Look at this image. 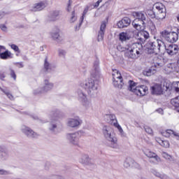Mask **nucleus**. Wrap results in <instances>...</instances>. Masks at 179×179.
Listing matches in <instances>:
<instances>
[{"instance_id":"1","label":"nucleus","mask_w":179,"mask_h":179,"mask_svg":"<svg viewBox=\"0 0 179 179\" xmlns=\"http://www.w3.org/2000/svg\"><path fill=\"white\" fill-rule=\"evenodd\" d=\"M141 48H142V45L139 43H129L126 47H122L121 45L117 46L118 51L121 52L127 51L125 53L126 57L131 59L136 58V55H141V52H142V49Z\"/></svg>"},{"instance_id":"2","label":"nucleus","mask_w":179,"mask_h":179,"mask_svg":"<svg viewBox=\"0 0 179 179\" xmlns=\"http://www.w3.org/2000/svg\"><path fill=\"white\" fill-rule=\"evenodd\" d=\"M103 135L104 138L108 141L110 148L117 149L118 148V140L114 135V130L110 126H104L103 127Z\"/></svg>"},{"instance_id":"3","label":"nucleus","mask_w":179,"mask_h":179,"mask_svg":"<svg viewBox=\"0 0 179 179\" xmlns=\"http://www.w3.org/2000/svg\"><path fill=\"white\" fill-rule=\"evenodd\" d=\"M148 54H157L162 52L166 49V43L162 40L157 41H148L145 45Z\"/></svg>"},{"instance_id":"4","label":"nucleus","mask_w":179,"mask_h":179,"mask_svg":"<svg viewBox=\"0 0 179 179\" xmlns=\"http://www.w3.org/2000/svg\"><path fill=\"white\" fill-rule=\"evenodd\" d=\"M129 90L136 94V96H146L149 88L146 85H140L136 87V83L133 80H129Z\"/></svg>"},{"instance_id":"5","label":"nucleus","mask_w":179,"mask_h":179,"mask_svg":"<svg viewBox=\"0 0 179 179\" xmlns=\"http://www.w3.org/2000/svg\"><path fill=\"white\" fill-rule=\"evenodd\" d=\"M80 87H83L88 92V94H93L97 90V85L94 83V80L90 78L86 80L84 83L80 84Z\"/></svg>"},{"instance_id":"6","label":"nucleus","mask_w":179,"mask_h":179,"mask_svg":"<svg viewBox=\"0 0 179 179\" xmlns=\"http://www.w3.org/2000/svg\"><path fill=\"white\" fill-rule=\"evenodd\" d=\"M136 19L132 22V26L136 30H141V24H145L146 17L145 14L141 12L135 13Z\"/></svg>"},{"instance_id":"7","label":"nucleus","mask_w":179,"mask_h":179,"mask_svg":"<svg viewBox=\"0 0 179 179\" xmlns=\"http://www.w3.org/2000/svg\"><path fill=\"white\" fill-rule=\"evenodd\" d=\"M124 80L122 79V76H121V73L118 71L117 69L113 70V86L117 89H122V86H124Z\"/></svg>"},{"instance_id":"8","label":"nucleus","mask_w":179,"mask_h":179,"mask_svg":"<svg viewBox=\"0 0 179 179\" xmlns=\"http://www.w3.org/2000/svg\"><path fill=\"white\" fill-rule=\"evenodd\" d=\"M160 34L168 43H176L178 40V34L177 32H169L167 30H164L160 32Z\"/></svg>"},{"instance_id":"9","label":"nucleus","mask_w":179,"mask_h":179,"mask_svg":"<svg viewBox=\"0 0 179 179\" xmlns=\"http://www.w3.org/2000/svg\"><path fill=\"white\" fill-rule=\"evenodd\" d=\"M59 117V111L58 110H52L50 113V126L49 127L50 131L51 132H55L57 131V124L54 123L55 121H58V118Z\"/></svg>"},{"instance_id":"10","label":"nucleus","mask_w":179,"mask_h":179,"mask_svg":"<svg viewBox=\"0 0 179 179\" xmlns=\"http://www.w3.org/2000/svg\"><path fill=\"white\" fill-rule=\"evenodd\" d=\"M155 8L158 10L157 15V20H163V19L166 18V8L164 6L163 4L160 3H157L155 4Z\"/></svg>"},{"instance_id":"11","label":"nucleus","mask_w":179,"mask_h":179,"mask_svg":"<svg viewBox=\"0 0 179 179\" xmlns=\"http://www.w3.org/2000/svg\"><path fill=\"white\" fill-rule=\"evenodd\" d=\"M66 138L71 145L80 146L79 139L80 138V134L79 132L68 134Z\"/></svg>"},{"instance_id":"12","label":"nucleus","mask_w":179,"mask_h":179,"mask_svg":"<svg viewBox=\"0 0 179 179\" xmlns=\"http://www.w3.org/2000/svg\"><path fill=\"white\" fill-rule=\"evenodd\" d=\"M54 87V84L52 83L48 82V80H45V85L42 89H38L34 91V94L37 96V94H41V93H45V92H50L51 89Z\"/></svg>"},{"instance_id":"13","label":"nucleus","mask_w":179,"mask_h":179,"mask_svg":"<svg viewBox=\"0 0 179 179\" xmlns=\"http://www.w3.org/2000/svg\"><path fill=\"white\" fill-rule=\"evenodd\" d=\"M108 117L110 120L109 124H110V125H113V127H115V128H117L119 132H120V134H122V132H124V130L122 129V127H121V126L118 124L115 115L109 114L108 115Z\"/></svg>"},{"instance_id":"14","label":"nucleus","mask_w":179,"mask_h":179,"mask_svg":"<svg viewBox=\"0 0 179 179\" xmlns=\"http://www.w3.org/2000/svg\"><path fill=\"white\" fill-rule=\"evenodd\" d=\"M22 132L28 138H38V134L34 132L31 129L26 126H22L21 128Z\"/></svg>"},{"instance_id":"15","label":"nucleus","mask_w":179,"mask_h":179,"mask_svg":"<svg viewBox=\"0 0 179 179\" xmlns=\"http://www.w3.org/2000/svg\"><path fill=\"white\" fill-rule=\"evenodd\" d=\"M48 3L46 1H40L34 5L31 8L32 12H40V10H43L45 8H47Z\"/></svg>"},{"instance_id":"16","label":"nucleus","mask_w":179,"mask_h":179,"mask_svg":"<svg viewBox=\"0 0 179 179\" xmlns=\"http://www.w3.org/2000/svg\"><path fill=\"white\" fill-rule=\"evenodd\" d=\"M137 31H138L137 32L138 39L141 40V41L148 40V38L150 37L149 32L143 30V27L142 26H141V29Z\"/></svg>"},{"instance_id":"17","label":"nucleus","mask_w":179,"mask_h":179,"mask_svg":"<svg viewBox=\"0 0 179 179\" xmlns=\"http://www.w3.org/2000/svg\"><path fill=\"white\" fill-rule=\"evenodd\" d=\"M106 27H107V21H103L98 31V41H103V38H104Z\"/></svg>"},{"instance_id":"18","label":"nucleus","mask_w":179,"mask_h":179,"mask_svg":"<svg viewBox=\"0 0 179 179\" xmlns=\"http://www.w3.org/2000/svg\"><path fill=\"white\" fill-rule=\"evenodd\" d=\"M164 51H166L169 55H176V54L178 52V45L176 44H171L169 46H166L165 45Z\"/></svg>"},{"instance_id":"19","label":"nucleus","mask_w":179,"mask_h":179,"mask_svg":"<svg viewBox=\"0 0 179 179\" xmlns=\"http://www.w3.org/2000/svg\"><path fill=\"white\" fill-rule=\"evenodd\" d=\"M129 24H131V19L128 17H124L117 22V27L119 29H124V27H128Z\"/></svg>"},{"instance_id":"20","label":"nucleus","mask_w":179,"mask_h":179,"mask_svg":"<svg viewBox=\"0 0 179 179\" xmlns=\"http://www.w3.org/2000/svg\"><path fill=\"white\" fill-rule=\"evenodd\" d=\"M91 76L94 79L100 78V71L99 70V61H96L94 64V69L91 71Z\"/></svg>"},{"instance_id":"21","label":"nucleus","mask_w":179,"mask_h":179,"mask_svg":"<svg viewBox=\"0 0 179 179\" xmlns=\"http://www.w3.org/2000/svg\"><path fill=\"white\" fill-rule=\"evenodd\" d=\"M59 15H61V11L59 10H52L48 16V19L50 22H55L59 19Z\"/></svg>"},{"instance_id":"22","label":"nucleus","mask_w":179,"mask_h":179,"mask_svg":"<svg viewBox=\"0 0 179 179\" xmlns=\"http://www.w3.org/2000/svg\"><path fill=\"white\" fill-rule=\"evenodd\" d=\"M152 94L160 95L163 94V88H162V85L155 84L154 86L151 87Z\"/></svg>"},{"instance_id":"23","label":"nucleus","mask_w":179,"mask_h":179,"mask_svg":"<svg viewBox=\"0 0 179 179\" xmlns=\"http://www.w3.org/2000/svg\"><path fill=\"white\" fill-rule=\"evenodd\" d=\"M2 50H6L5 46L0 45V58L1 59H8L10 58V55L12 53L8 50H6L5 52H2Z\"/></svg>"},{"instance_id":"24","label":"nucleus","mask_w":179,"mask_h":179,"mask_svg":"<svg viewBox=\"0 0 179 179\" xmlns=\"http://www.w3.org/2000/svg\"><path fill=\"white\" fill-rule=\"evenodd\" d=\"M144 154L149 159H155V160H156L157 162H160V157L159 155L155 152H152L151 150H148L145 151Z\"/></svg>"},{"instance_id":"25","label":"nucleus","mask_w":179,"mask_h":179,"mask_svg":"<svg viewBox=\"0 0 179 179\" xmlns=\"http://www.w3.org/2000/svg\"><path fill=\"white\" fill-rule=\"evenodd\" d=\"M50 36L52 38L57 41V43H59L61 41V36H59V29H56L55 30H53L50 33Z\"/></svg>"},{"instance_id":"26","label":"nucleus","mask_w":179,"mask_h":179,"mask_svg":"<svg viewBox=\"0 0 179 179\" xmlns=\"http://www.w3.org/2000/svg\"><path fill=\"white\" fill-rule=\"evenodd\" d=\"M89 6H87L86 8L84 9V11L83 13V16L80 17V23L78 27L76 26V31L79 30V29H80V27L82 26V23H83V20H85V17L86 16V14L87 13V12H89Z\"/></svg>"},{"instance_id":"27","label":"nucleus","mask_w":179,"mask_h":179,"mask_svg":"<svg viewBox=\"0 0 179 179\" xmlns=\"http://www.w3.org/2000/svg\"><path fill=\"white\" fill-rule=\"evenodd\" d=\"M90 157H89V155L86 154H83L81 157L79 159V162L81 164H90Z\"/></svg>"},{"instance_id":"28","label":"nucleus","mask_w":179,"mask_h":179,"mask_svg":"<svg viewBox=\"0 0 179 179\" xmlns=\"http://www.w3.org/2000/svg\"><path fill=\"white\" fill-rule=\"evenodd\" d=\"M80 124V122L78 119H69L67 123L68 127H71V128H76Z\"/></svg>"},{"instance_id":"29","label":"nucleus","mask_w":179,"mask_h":179,"mask_svg":"<svg viewBox=\"0 0 179 179\" xmlns=\"http://www.w3.org/2000/svg\"><path fill=\"white\" fill-rule=\"evenodd\" d=\"M151 173H152V174H153L154 176H155V177H157L158 178L169 179V176H167L166 174L160 173V172H157V171H156L154 169H151Z\"/></svg>"},{"instance_id":"30","label":"nucleus","mask_w":179,"mask_h":179,"mask_svg":"<svg viewBox=\"0 0 179 179\" xmlns=\"http://www.w3.org/2000/svg\"><path fill=\"white\" fill-rule=\"evenodd\" d=\"M171 104L175 107L176 111L179 113V96L172 99L171 100Z\"/></svg>"},{"instance_id":"31","label":"nucleus","mask_w":179,"mask_h":179,"mask_svg":"<svg viewBox=\"0 0 179 179\" xmlns=\"http://www.w3.org/2000/svg\"><path fill=\"white\" fill-rule=\"evenodd\" d=\"M134 160L132 158H127L124 163V167H125L126 169H129V167H132V166L134 165Z\"/></svg>"},{"instance_id":"32","label":"nucleus","mask_w":179,"mask_h":179,"mask_svg":"<svg viewBox=\"0 0 179 179\" xmlns=\"http://www.w3.org/2000/svg\"><path fill=\"white\" fill-rule=\"evenodd\" d=\"M119 38L120 41H127V40H129V38H131V36L125 32H122L120 34Z\"/></svg>"},{"instance_id":"33","label":"nucleus","mask_w":179,"mask_h":179,"mask_svg":"<svg viewBox=\"0 0 179 179\" xmlns=\"http://www.w3.org/2000/svg\"><path fill=\"white\" fill-rule=\"evenodd\" d=\"M77 94L78 96V99L79 100H80V101H83V100L86 99V94H85V92H83V90H80V88L77 90Z\"/></svg>"},{"instance_id":"34","label":"nucleus","mask_w":179,"mask_h":179,"mask_svg":"<svg viewBox=\"0 0 179 179\" xmlns=\"http://www.w3.org/2000/svg\"><path fill=\"white\" fill-rule=\"evenodd\" d=\"M44 69H45V72H51V71H52V67L51 66V64L48 62V61L47 60V58L45 59Z\"/></svg>"},{"instance_id":"35","label":"nucleus","mask_w":179,"mask_h":179,"mask_svg":"<svg viewBox=\"0 0 179 179\" xmlns=\"http://www.w3.org/2000/svg\"><path fill=\"white\" fill-rule=\"evenodd\" d=\"M155 72V69H148L143 71V75H144V76H152V75H153Z\"/></svg>"},{"instance_id":"36","label":"nucleus","mask_w":179,"mask_h":179,"mask_svg":"<svg viewBox=\"0 0 179 179\" xmlns=\"http://www.w3.org/2000/svg\"><path fill=\"white\" fill-rule=\"evenodd\" d=\"M83 106L87 109L91 108L92 107V102L89 100H87L86 98L85 99H83Z\"/></svg>"},{"instance_id":"37","label":"nucleus","mask_w":179,"mask_h":179,"mask_svg":"<svg viewBox=\"0 0 179 179\" xmlns=\"http://www.w3.org/2000/svg\"><path fill=\"white\" fill-rule=\"evenodd\" d=\"M8 159V153L2 151V147H0V160H6Z\"/></svg>"},{"instance_id":"38","label":"nucleus","mask_w":179,"mask_h":179,"mask_svg":"<svg viewBox=\"0 0 179 179\" xmlns=\"http://www.w3.org/2000/svg\"><path fill=\"white\" fill-rule=\"evenodd\" d=\"M78 20V16L76 15V12L75 10L72 11L71 16L70 17V22L71 23H75L76 20Z\"/></svg>"},{"instance_id":"39","label":"nucleus","mask_w":179,"mask_h":179,"mask_svg":"<svg viewBox=\"0 0 179 179\" xmlns=\"http://www.w3.org/2000/svg\"><path fill=\"white\" fill-rule=\"evenodd\" d=\"M166 68L169 72H173V71H176V64L174 63H169L166 65Z\"/></svg>"},{"instance_id":"40","label":"nucleus","mask_w":179,"mask_h":179,"mask_svg":"<svg viewBox=\"0 0 179 179\" xmlns=\"http://www.w3.org/2000/svg\"><path fill=\"white\" fill-rule=\"evenodd\" d=\"M147 15H148V16L150 17L151 19H155V18L157 19V15H156L153 10H148Z\"/></svg>"},{"instance_id":"41","label":"nucleus","mask_w":179,"mask_h":179,"mask_svg":"<svg viewBox=\"0 0 179 179\" xmlns=\"http://www.w3.org/2000/svg\"><path fill=\"white\" fill-rule=\"evenodd\" d=\"M150 30L152 34H156V33H157V29H156V25H155V23L153 22L150 23Z\"/></svg>"},{"instance_id":"42","label":"nucleus","mask_w":179,"mask_h":179,"mask_svg":"<svg viewBox=\"0 0 179 179\" xmlns=\"http://www.w3.org/2000/svg\"><path fill=\"white\" fill-rule=\"evenodd\" d=\"M0 90H1V92H3L4 94L6 95L10 100H13V95H12V94H10L8 91H5L1 87Z\"/></svg>"},{"instance_id":"43","label":"nucleus","mask_w":179,"mask_h":179,"mask_svg":"<svg viewBox=\"0 0 179 179\" xmlns=\"http://www.w3.org/2000/svg\"><path fill=\"white\" fill-rule=\"evenodd\" d=\"M144 129L147 134H149V135H153V130L152 128L148 126H144Z\"/></svg>"},{"instance_id":"44","label":"nucleus","mask_w":179,"mask_h":179,"mask_svg":"<svg viewBox=\"0 0 179 179\" xmlns=\"http://www.w3.org/2000/svg\"><path fill=\"white\" fill-rule=\"evenodd\" d=\"M160 145L163 148H170V143L168 141L162 140V143H161Z\"/></svg>"},{"instance_id":"45","label":"nucleus","mask_w":179,"mask_h":179,"mask_svg":"<svg viewBox=\"0 0 179 179\" xmlns=\"http://www.w3.org/2000/svg\"><path fill=\"white\" fill-rule=\"evenodd\" d=\"M10 75L11 78H13L14 80H16V73H15V71L12 69H10Z\"/></svg>"},{"instance_id":"46","label":"nucleus","mask_w":179,"mask_h":179,"mask_svg":"<svg viewBox=\"0 0 179 179\" xmlns=\"http://www.w3.org/2000/svg\"><path fill=\"white\" fill-rule=\"evenodd\" d=\"M10 47L12 50H14L15 52H20V50L19 49V47L15 44L10 45Z\"/></svg>"},{"instance_id":"47","label":"nucleus","mask_w":179,"mask_h":179,"mask_svg":"<svg viewBox=\"0 0 179 179\" xmlns=\"http://www.w3.org/2000/svg\"><path fill=\"white\" fill-rule=\"evenodd\" d=\"M166 132L168 133L169 137H170V135H174L175 136H178V139L179 140L178 134H177L176 133H174V131L173 130L168 129V130H166Z\"/></svg>"},{"instance_id":"48","label":"nucleus","mask_w":179,"mask_h":179,"mask_svg":"<svg viewBox=\"0 0 179 179\" xmlns=\"http://www.w3.org/2000/svg\"><path fill=\"white\" fill-rule=\"evenodd\" d=\"M162 156L164 159H167L168 160L171 159V155H169L167 152H162Z\"/></svg>"},{"instance_id":"49","label":"nucleus","mask_w":179,"mask_h":179,"mask_svg":"<svg viewBox=\"0 0 179 179\" xmlns=\"http://www.w3.org/2000/svg\"><path fill=\"white\" fill-rule=\"evenodd\" d=\"M131 167H134V169H138V170L141 169V164L134 161L133 166Z\"/></svg>"},{"instance_id":"50","label":"nucleus","mask_w":179,"mask_h":179,"mask_svg":"<svg viewBox=\"0 0 179 179\" xmlns=\"http://www.w3.org/2000/svg\"><path fill=\"white\" fill-rule=\"evenodd\" d=\"M0 174L1 176H6V175L9 174V172L7 171H5L3 169H0Z\"/></svg>"},{"instance_id":"51","label":"nucleus","mask_w":179,"mask_h":179,"mask_svg":"<svg viewBox=\"0 0 179 179\" xmlns=\"http://www.w3.org/2000/svg\"><path fill=\"white\" fill-rule=\"evenodd\" d=\"M0 29L3 31H6V30L8 29V27H6V25L1 24H0Z\"/></svg>"},{"instance_id":"52","label":"nucleus","mask_w":179,"mask_h":179,"mask_svg":"<svg viewBox=\"0 0 179 179\" xmlns=\"http://www.w3.org/2000/svg\"><path fill=\"white\" fill-rule=\"evenodd\" d=\"M101 2H103V0H98L94 6V8H99V6L100 5V3H101Z\"/></svg>"},{"instance_id":"53","label":"nucleus","mask_w":179,"mask_h":179,"mask_svg":"<svg viewBox=\"0 0 179 179\" xmlns=\"http://www.w3.org/2000/svg\"><path fill=\"white\" fill-rule=\"evenodd\" d=\"M71 5H72V0H69V3L67 6V11L70 12L71 10Z\"/></svg>"},{"instance_id":"54","label":"nucleus","mask_w":179,"mask_h":179,"mask_svg":"<svg viewBox=\"0 0 179 179\" xmlns=\"http://www.w3.org/2000/svg\"><path fill=\"white\" fill-rule=\"evenodd\" d=\"M162 135L163 136H165V138H169V134L167 133V131H162Z\"/></svg>"},{"instance_id":"55","label":"nucleus","mask_w":179,"mask_h":179,"mask_svg":"<svg viewBox=\"0 0 179 179\" xmlns=\"http://www.w3.org/2000/svg\"><path fill=\"white\" fill-rule=\"evenodd\" d=\"M155 141H156V142H157V143H159V145H162V143L163 142V140H161V138H159V137H156V138H155Z\"/></svg>"},{"instance_id":"56","label":"nucleus","mask_w":179,"mask_h":179,"mask_svg":"<svg viewBox=\"0 0 179 179\" xmlns=\"http://www.w3.org/2000/svg\"><path fill=\"white\" fill-rule=\"evenodd\" d=\"M16 65L18 68H23V66H24V65H23V62H17L16 63Z\"/></svg>"},{"instance_id":"57","label":"nucleus","mask_w":179,"mask_h":179,"mask_svg":"<svg viewBox=\"0 0 179 179\" xmlns=\"http://www.w3.org/2000/svg\"><path fill=\"white\" fill-rule=\"evenodd\" d=\"M64 54H66L65 50H59V55H64Z\"/></svg>"},{"instance_id":"58","label":"nucleus","mask_w":179,"mask_h":179,"mask_svg":"<svg viewBox=\"0 0 179 179\" xmlns=\"http://www.w3.org/2000/svg\"><path fill=\"white\" fill-rule=\"evenodd\" d=\"M157 113H159V114H163V109L162 108H158L157 110Z\"/></svg>"},{"instance_id":"59","label":"nucleus","mask_w":179,"mask_h":179,"mask_svg":"<svg viewBox=\"0 0 179 179\" xmlns=\"http://www.w3.org/2000/svg\"><path fill=\"white\" fill-rule=\"evenodd\" d=\"M177 86L178 87H176V92H179V82L177 83Z\"/></svg>"},{"instance_id":"60","label":"nucleus","mask_w":179,"mask_h":179,"mask_svg":"<svg viewBox=\"0 0 179 179\" xmlns=\"http://www.w3.org/2000/svg\"><path fill=\"white\" fill-rule=\"evenodd\" d=\"M0 79H5V74H0Z\"/></svg>"},{"instance_id":"61","label":"nucleus","mask_w":179,"mask_h":179,"mask_svg":"<svg viewBox=\"0 0 179 179\" xmlns=\"http://www.w3.org/2000/svg\"><path fill=\"white\" fill-rule=\"evenodd\" d=\"M3 17V13H0V20Z\"/></svg>"},{"instance_id":"62","label":"nucleus","mask_w":179,"mask_h":179,"mask_svg":"<svg viewBox=\"0 0 179 179\" xmlns=\"http://www.w3.org/2000/svg\"><path fill=\"white\" fill-rule=\"evenodd\" d=\"M120 80H117V85H120Z\"/></svg>"},{"instance_id":"63","label":"nucleus","mask_w":179,"mask_h":179,"mask_svg":"<svg viewBox=\"0 0 179 179\" xmlns=\"http://www.w3.org/2000/svg\"><path fill=\"white\" fill-rule=\"evenodd\" d=\"M178 21L179 22V15L177 17Z\"/></svg>"},{"instance_id":"64","label":"nucleus","mask_w":179,"mask_h":179,"mask_svg":"<svg viewBox=\"0 0 179 179\" xmlns=\"http://www.w3.org/2000/svg\"><path fill=\"white\" fill-rule=\"evenodd\" d=\"M178 34H179V29H178Z\"/></svg>"}]
</instances>
